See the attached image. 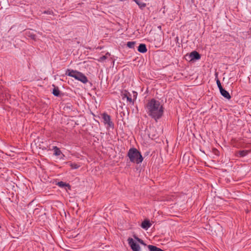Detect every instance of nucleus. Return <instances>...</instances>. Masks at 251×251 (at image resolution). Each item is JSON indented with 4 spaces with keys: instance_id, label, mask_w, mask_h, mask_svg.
I'll return each mask as SVG.
<instances>
[{
    "instance_id": "13",
    "label": "nucleus",
    "mask_w": 251,
    "mask_h": 251,
    "mask_svg": "<svg viewBox=\"0 0 251 251\" xmlns=\"http://www.w3.org/2000/svg\"><path fill=\"white\" fill-rule=\"evenodd\" d=\"M53 86L54 87V88L52 90V94L55 96H59L60 94V91L59 89L57 87H55L54 85H53Z\"/></svg>"
},
{
    "instance_id": "21",
    "label": "nucleus",
    "mask_w": 251,
    "mask_h": 251,
    "mask_svg": "<svg viewBox=\"0 0 251 251\" xmlns=\"http://www.w3.org/2000/svg\"><path fill=\"white\" fill-rule=\"evenodd\" d=\"M132 100L133 101V100L134 99H136L137 98V93L136 92H134V91H133L132 92Z\"/></svg>"
},
{
    "instance_id": "2",
    "label": "nucleus",
    "mask_w": 251,
    "mask_h": 251,
    "mask_svg": "<svg viewBox=\"0 0 251 251\" xmlns=\"http://www.w3.org/2000/svg\"><path fill=\"white\" fill-rule=\"evenodd\" d=\"M127 156L132 163L140 164L143 160L141 152L135 148L130 149L128 151Z\"/></svg>"
},
{
    "instance_id": "15",
    "label": "nucleus",
    "mask_w": 251,
    "mask_h": 251,
    "mask_svg": "<svg viewBox=\"0 0 251 251\" xmlns=\"http://www.w3.org/2000/svg\"><path fill=\"white\" fill-rule=\"evenodd\" d=\"M134 1L138 5L139 7L142 8V9L144 8L146 6V3H145L144 2H140L138 0H135Z\"/></svg>"
},
{
    "instance_id": "18",
    "label": "nucleus",
    "mask_w": 251,
    "mask_h": 251,
    "mask_svg": "<svg viewBox=\"0 0 251 251\" xmlns=\"http://www.w3.org/2000/svg\"><path fill=\"white\" fill-rule=\"evenodd\" d=\"M216 83L220 90L223 88L221 85L220 81L218 78L216 79Z\"/></svg>"
},
{
    "instance_id": "1",
    "label": "nucleus",
    "mask_w": 251,
    "mask_h": 251,
    "mask_svg": "<svg viewBox=\"0 0 251 251\" xmlns=\"http://www.w3.org/2000/svg\"><path fill=\"white\" fill-rule=\"evenodd\" d=\"M146 111L149 115L156 121L162 117L164 113L163 105L155 99L150 100L146 105Z\"/></svg>"
},
{
    "instance_id": "5",
    "label": "nucleus",
    "mask_w": 251,
    "mask_h": 251,
    "mask_svg": "<svg viewBox=\"0 0 251 251\" xmlns=\"http://www.w3.org/2000/svg\"><path fill=\"white\" fill-rule=\"evenodd\" d=\"M128 243L133 251H140V247L132 238H129Z\"/></svg>"
},
{
    "instance_id": "14",
    "label": "nucleus",
    "mask_w": 251,
    "mask_h": 251,
    "mask_svg": "<svg viewBox=\"0 0 251 251\" xmlns=\"http://www.w3.org/2000/svg\"><path fill=\"white\" fill-rule=\"evenodd\" d=\"M249 151L247 150L241 151L238 152V154L240 156L244 157L248 154Z\"/></svg>"
},
{
    "instance_id": "6",
    "label": "nucleus",
    "mask_w": 251,
    "mask_h": 251,
    "mask_svg": "<svg viewBox=\"0 0 251 251\" xmlns=\"http://www.w3.org/2000/svg\"><path fill=\"white\" fill-rule=\"evenodd\" d=\"M221 94L226 99L229 100L231 98V96L229 93L224 88L220 90Z\"/></svg>"
},
{
    "instance_id": "17",
    "label": "nucleus",
    "mask_w": 251,
    "mask_h": 251,
    "mask_svg": "<svg viewBox=\"0 0 251 251\" xmlns=\"http://www.w3.org/2000/svg\"><path fill=\"white\" fill-rule=\"evenodd\" d=\"M135 43L134 42H128L127 43V46L129 48H133L134 46Z\"/></svg>"
},
{
    "instance_id": "9",
    "label": "nucleus",
    "mask_w": 251,
    "mask_h": 251,
    "mask_svg": "<svg viewBox=\"0 0 251 251\" xmlns=\"http://www.w3.org/2000/svg\"><path fill=\"white\" fill-rule=\"evenodd\" d=\"M138 50L141 53H145L147 51L146 46L145 44H140L138 48Z\"/></svg>"
},
{
    "instance_id": "20",
    "label": "nucleus",
    "mask_w": 251,
    "mask_h": 251,
    "mask_svg": "<svg viewBox=\"0 0 251 251\" xmlns=\"http://www.w3.org/2000/svg\"><path fill=\"white\" fill-rule=\"evenodd\" d=\"M135 238L136 239V240L140 243H141V244L144 245V246H146V244L144 243V242H143V241L141 239H140V238L137 237H135Z\"/></svg>"
},
{
    "instance_id": "12",
    "label": "nucleus",
    "mask_w": 251,
    "mask_h": 251,
    "mask_svg": "<svg viewBox=\"0 0 251 251\" xmlns=\"http://www.w3.org/2000/svg\"><path fill=\"white\" fill-rule=\"evenodd\" d=\"M124 97L126 98L127 100L129 102H133L132 96L129 93L124 94Z\"/></svg>"
},
{
    "instance_id": "4",
    "label": "nucleus",
    "mask_w": 251,
    "mask_h": 251,
    "mask_svg": "<svg viewBox=\"0 0 251 251\" xmlns=\"http://www.w3.org/2000/svg\"><path fill=\"white\" fill-rule=\"evenodd\" d=\"M102 122L107 128H113L114 124L111 121L110 116L106 113L101 114Z\"/></svg>"
},
{
    "instance_id": "7",
    "label": "nucleus",
    "mask_w": 251,
    "mask_h": 251,
    "mask_svg": "<svg viewBox=\"0 0 251 251\" xmlns=\"http://www.w3.org/2000/svg\"><path fill=\"white\" fill-rule=\"evenodd\" d=\"M189 56L191 60L199 59L201 57L200 54L196 51L192 52Z\"/></svg>"
},
{
    "instance_id": "3",
    "label": "nucleus",
    "mask_w": 251,
    "mask_h": 251,
    "mask_svg": "<svg viewBox=\"0 0 251 251\" xmlns=\"http://www.w3.org/2000/svg\"><path fill=\"white\" fill-rule=\"evenodd\" d=\"M66 75L75 78L84 83L87 81L86 77L81 73L73 70L68 69L66 71Z\"/></svg>"
},
{
    "instance_id": "8",
    "label": "nucleus",
    "mask_w": 251,
    "mask_h": 251,
    "mask_svg": "<svg viewBox=\"0 0 251 251\" xmlns=\"http://www.w3.org/2000/svg\"><path fill=\"white\" fill-rule=\"evenodd\" d=\"M151 225L149 220H145L142 222L141 227L144 229H147L151 227Z\"/></svg>"
},
{
    "instance_id": "19",
    "label": "nucleus",
    "mask_w": 251,
    "mask_h": 251,
    "mask_svg": "<svg viewBox=\"0 0 251 251\" xmlns=\"http://www.w3.org/2000/svg\"><path fill=\"white\" fill-rule=\"evenodd\" d=\"M58 185L59 186H60V187H64V186H69L68 184H67L66 183L63 182V181L59 182L58 183Z\"/></svg>"
},
{
    "instance_id": "11",
    "label": "nucleus",
    "mask_w": 251,
    "mask_h": 251,
    "mask_svg": "<svg viewBox=\"0 0 251 251\" xmlns=\"http://www.w3.org/2000/svg\"><path fill=\"white\" fill-rule=\"evenodd\" d=\"M54 154L56 156H59L62 154L61 151L57 147H53Z\"/></svg>"
},
{
    "instance_id": "16",
    "label": "nucleus",
    "mask_w": 251,
    "mask_h": 251,
    "mask_svg": "<svg viewBox=\"0 0 251 251\" xmlns=\"http://www.w3.org/2000/svg\"><path fill=\"white\" fill-rule=\"evenodd\" d=\"M69 165L70 166V167L72 168V169H77L79 168V167L80 166L79 165H78L76 163H72V162H70L69 163Z\"/></svg>"
},
{
    "instance_id": "10",
    "label": "nucleus",
    "mask_w": 251,
    "mask_h": 251,
    "mask_svg": "<svg viewBox=\"0 0 251 251\" xmlns=\"http://www.w3.org/2000/svg\"><path fill=\"white\" fill-rule=\"evenodd\" d=\"M110 56V54L108 53H107L105 55H103L101 57H100L99 59H98V60L99 62H103Z\"/></svg>"
}]
</instances>
